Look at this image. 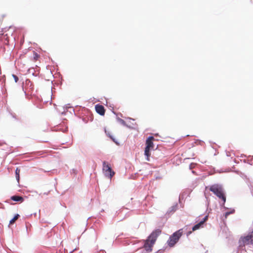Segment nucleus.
Returning <instances> with one entry per match:
<instances>
[{"instance_id":"f257e3e1","label":"nucleus","mask_w":253,"mask_h":253,"mask_svg":"<svg viewBox=\"0 0 253 253\" xmlns=\"http://www.w3.org/2000/svg\"><path fill=\"white\" fill-rule=\"evenodd\" d=\"M161 233L160 229H156L153 231L145 241L144 248L147 251L151 252L152 247L155 244L157 237Z\"/></svg>"},{"instance_id":"f03ea898","label":"nucleus","mask_w":253,"mask_h":253,"mask_svg":"<svg viewBox=\"0 0 253 253\" xmlns=\"http://www.w3.org/2000/svg\"><path fill=\"white\" fill-rule=\"evenodd\" d=\"M209 190L214 194L219 199L222 200L223 205L225 204L226 202V196L221 185L218 184H213L210 186Z\"/></svg>"},{"instance_id":"7ed1b4c3","label":"nucleus","mask_w":253,"mask_h":253,"mask_svg":"<svg viewBox=\"0 0 253 253\" xmlns=\"http://www.w3.org/2000/svg\"><path fill=\"white\" fill-rule=\"evenodd\" d=\"M183 234L182 229H180L177 231L175 232L171 235L169 239L167 241L168 245L170 247H173L175 244L178 241L180 238L181 237Z\"/></svg>"},{"instance_id":"20e7f679","label":"nucleus","mask_w":253,"mask_h":253,"mask_svg":"<svg viewBox=\"0 0 253 253\" xmlns=\"http://www.w3.org/2000/svg\"><path fill=\"white\" fill-rule=\"evenodd\" d=\"M239 247L243 248L246 245H252L253 244V231L249 233L245 237H241L239 242Z\"/></svg>"},{"instance_id":"39448f33","label":"nucleus","mask_w":253,"mask_h":253,"mask_svg":"<svg viewBox=\"0 0 253 253\" xmlns=\"http://www.w3.org/2000/svg\"><path fill=\"white\" fill-rule=\"evenodd\" d=\"M154 140V137L150 136L146 141V147L145 148L144 155L146 156V160L148 161L150 160V156L151 155L150 150L154 148V144L153 142Z\"/></svg>"},{"instance_id":"423d86ee","label":"nucleus","mask_w":253,"mask_h":253,"mask_svg":"<svg viewBox=\"0 0 253 253\" xmlns=\"http://www.w3.org/2000/svg\"><path fill=\"white\" fill-rule=\"evenodd\" d=\"M103 170L105 175L110 178H111L115 174V172L112 170L110 165L106 162H104L103 163Z\"/></svg>"},{"instance_id":"0eeeda50","label":"nucleus","mask_w":253,"mask_h":253,"mask_svg":"<svg viewBox=\"0 0 253 253\" xmlns=\"http://www.w3.org/2000/svg\"><path fill=\"white\" fill-rule=\"evenodd\" d=\"M208 215H207L203 218V219L202 221H201L199 223L195 225L193 227L192 230L194 231H195V230H197L200 229L201 227H203V224L208 220Z\"/></svg>"},{"instance_id":"6e6552de","label":"nucleus","mask_w":253,"mask_h":253,"mask_svg":"<svg viewBox=\"0 0 253 253\" xmlns=\"http://www.w3.org/2000/svg\"><path fill=\"white\" fill-rule=\"evenodd\" d=\"M95 110L97 113L101 116H103L105 114V110L104 107L102 105L97 104L95 106Z\"/></svg>"},{"instance_id":"1a4fd4ad","label":"nucleus","mask_w":253,"mask_h":253,"mask_svg":"<svg viewBox=\"0 0 253 253\" xmlns=\"http://www.w3.org/2000/svg\"><path fill=\"white\" fill-rule=\"evenodd\" d=\"M177 208L178 205L177 204H176L169 208V209L167 211V214L169 215L172 214L177 210Z\"/></svg>"},{"instance_id":"9d476101","label":"nucleus","mask_w":253,"mask_h":253,"mask_svg":"<svg viewBox=\"0 0 253 253\" xmlns=\"http://www.w3.org/2000/svg\"><path fill=\"white\" fill-rule=\"evenodd\" d=\"M11 199L12 200L16 202H23V198L21 196H13L11 197Z\"/></svg>"},{"instance_id":"9b49d317","label":"nucleus","mask_w":253,"mask_h":253,"mask_svg":"<svg viewBox=\"0 0 253 253\" xmlns=\"http://www.w3.org/2000/svg\"><path fill=\"white\" fill-rule=\"evenodd\" d=\"M20 169L19 168H16L15 170L16 178L18 182L19 181L20 179Z\"/></svg>"},{"instance_id":"f8f14e48","label":"nucleus","mask_w":253,"mask_h":253,"mask_svg":"<svg viewBox=\"0 0 253 253\" xmlns=\"http://www.w3.org/2000/svg\"><path fill=\"white\" fill-rule=\"evenodd\" d=\"M19 217V215L18 214H16L14 217L10 220L9 221V224H13L15 221Z\"/></svg>"},{"instance_id":"ddd939ff","label":"nucleus","mask_w":253,"mask_h":253,"mask_svg":"<svg viewBox=\"0 0 253 253\" xmlns=\"http://www.w3.org/2000/svg\"><path fill=\"white\" fill-rule=\"evenodd\" d=\"M12 76L14 78L15 82L17 83L18 81V80H19L18 77L17 76H16L15 75H14V74H13L12 75Z\"/></svg>"},{"instance_id":"4468645a","label":"nucleus","mask_w":253,"mask_h":253,"mask_svg":"<svg viewBox=\"0 0 253 253\" xmlns=\"http://www.w3.org/2000/svg\"><path fill=\"white\" fill-rule=\"evenodd\" d=\"M38 57H39V55L37 53H35V57H34L35 60H37Z\"/></svg>"},{"instance_id":"2eb2a0df","label":"nucleus","mask_w":253,"mask_h":253,"mask_svg":"<svg viewBox=\"0 0 253 253\" xmlns=\"http://www.w3.org/2000/svg\"><path fill=\"white\" fill-rule=\"evenodd\" d=\"M120 122L124 125H126V122H125L124 120H122V119H120Z\"/></svg>"},{"instance_id":"dca6fc26","label":"nucleus","mask_w":253,"mask_h":253,"mask_svg":"<svg viewBox=\"0 0 253 253\" xmlns=\"http://www.w3.org/2000/svg\"><path fill=\"white\" fill-rule=\"evenodd\" d=\"M231 212H226L225 214V218H227V216L228 215H229V214Z\"/></svg>"}]
</instances>
